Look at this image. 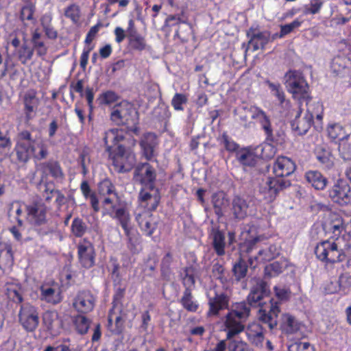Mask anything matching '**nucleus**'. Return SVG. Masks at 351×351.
Instances as JSON below:
<instances>
[{
  "label": "nucleus",
  "mask_w": 351,
  "mask_h": 351,
  "mask_svg": "<svg viewBox=\"0 0 351 351\" xmlns=\"http://www.w3.org/2000/svg\"><path fill=\"white\" fill-rule=\"evenodd\" d=\"M270 294L268 284L259 279L253 285L247 296L246 301L232 302L231 308L222 319L223 326L227 331V338L230 339L238 335L245 330V323L249 318L251 307L260 306L258 318L267 324L270 329L278 324V317L280 312V302L273 298L268 302L261 301Z\"/></svg>",
  "instance_id": "1"
},
{
  "label": "nucleus",
  "mask_w": 351,
  "mask_h": 351,
  "mask_svg": "<svg viewBox=\"0 0 351 351\" xmlns=\"http://www.w3.org/2000/svg\"><path fill=\"white\" fill-rule=\"evenodd\" d=\"M217 140L219 144L230 153L237 154L239 149V145L228 135L227 132H223Z\"/></svg>",
  "instance_id": "46"
},
{
  "label": "nucleus",
  "mask_w": 351,
  "mask_h": 351,
  "mask_svg": "<svg viewBox=\"0 0 351 351\" xmlns=\"http://www.w3.org/2000/svg\"><path fill=\"white\" fill-rule=\"evenodd\" d=\"M39 169L42 178L50 176L56 180H62L64 178L61 165L56 160L51 159L40 163Z\"/></svg>",
  "instance_id": "21"
},
{
  "label": "nucleus",
  "mask_w": 351,
  "mask_h": 351,
  "mask_svg": "<svg viewBox=\"0 0 351 351\" xmlns=\"http://www.w3.org/2000/svg\"><path fill=\"white\" fill-rule=\"evenodd\" d=\"M223 328H225L223 326ZM223 330H225V328H223ZM233 337L230 339H228L226 337V341L228 340L229 342L227 344V348H228L229 351H250L249 350V346L247 343L243 341H238L235 339H232Z\"/></svg>",
  "instance_id": "63"
},
{
  "label": "nucleus",
  "mask_w": 351,
  "mask_h": 351,
  "mask_svg": "<svg viewBox=\"0 0 351 351\" xmlns=\"http://www.w3.org/2000/svg\"><path fill=\"white\" fill-rule=\"evenodd\" d=\"M47 212L48 208L42 201H34L25 205L26 219L40 237L53 232L47 223Z\"/></svg>",
  "instance_id": "6"
},
{
  "label": "nucleus",
  "mask_w": 351,
  "mask_h": 351,
  "mask_svg": "<svg viewBox=\"0 0 351 351\" xmlns=\"http://www.w3.org/2000/svg\"><path fill=\"white\" fill-rule=\"evenodd\" d=\"M97 296L87 289L80 290L73 300V308L80 314L92 312L96 305Z\"/></svg>",
  "instance_id": "14"
},
{
  "label": "nucleus",
  "mask_w": 351,
  "mask_h": 351,
  "mask_svg": "<svg viewBox=\"0 0 351 351\" xmlns=\"http://www.w3.org/2000/svg\"><path fill=\"white\" fill-rule=\"evenodd\" d=\"M247 271V265L245 261L239 258L238 261L234 263L232 267L233 274L237 281L241 280L245 277Z\"/></svg>",
  "instance_id": "54"
},
{
  "label": "nucleus",
  "mask_w": 351,
  "mask_h": 351,
  "mask_svg": "<svg viewBox=\"0 0 351 351\" xmlns=\"http://www.w3.org/2000/svg\"><path fill=\"white\" fill-rule=\"evenodd\" d=\"M119 99L117 93L112 90H107L99 95L97 101L100 105H108L117 101Z\"/></svg>",
  "instance_id": "62"
},
{
  "label": "nucleus",
  "mask_w": 351,
  "mask_h": 351,
  "mask_svg": "<svg viewBox=\"0 0 351 351\" xmlns=\"http://www.w3.org/2000/svg\"><path fill=\"white\" fill-rule=\"evenodd\" d=\"M248 204L243 198L236 196L232 200V211L237 219H244L247 215Z\"/></svg>",
  "instance_id": "41"
},
{
  "label": "nucleus",
  "mask_w": 351,
  "mask_h": 351,
  "mask_svg": "<svg viewBox=\"0 0 351 351\" xmlns=\"http://www.w3.org/2000/svg\"><path fill=\"white\" fill-rule=\"evenodd\" d=\"M128 37L129 45L132 49L139 51L145 49L147 45L145 38L138 34L136 30H134L133 32H130Z\"/></svg>",
  "instance_id": "48"
},
{
  "label": "nucleus",
  "mask_w": 351,
  "mask_h": 351,
  "mask_svg": "<svg viewBox=\"0 0 351 351\" xmlns=\"http://www.w3.org/2000/svg\"><path fill=\"white\" fill-rule=\"evenodd\" d=\"M289 351H315V348L308 342L296 341L288 347Z\"/></svg>",
  "instance_id": "64"
},
{
  "label": "nucleus",
  "mask_w": 351,
  "mask_h": 351,
  "mask_svg": "<svg viewBox=\"0 0 351 351\" xmlns=\"http://www.w3.org/2000/svg\"><path fill=\"white\" fill-rule=\"evenodd\" d=\"M114 315V308H112L108 315V329L114 335H121L124 330L125 320L119 315L114 317V323H113Z\"/></svg>",
  "instance_id": "37"
},
{
  "label": "nucleus",
  "mask_w": 351,
  "mask_h": 351,
  "mask_svg": "<svg viewBox=\"0 0 351 351\" xmlns=\"http://www.w3.org/2000/svg\"><path fill=\"white\" fill-rule=\"evenodd\" d=\"M213 242V247L219 256H222L225 254L226 247V237L223 231L218 228H213L211 232Z\"/></svg>",
  "instance_id": "36"
},
{
  "label": "nucleus",
  "mask_w": 351,
  "mask_h": 351,
  "mask_svg": "<svg viewBox=\"0 0 351 351\" xmlns=\"http://www.w3.org/2000/svg\"><path fill=\"white\" fill-rule=\"evenodd\" d=\"M88 226L82 219L79 217L73 219L71 226V231L75 237H82L86 232Z\"/></svg>",
  "instance_id": "52"
},
{
  "label": "nucleus",
  "mask_w": 351,
  "mask_h": 351,
  "mask_svg": "<svg viewBox=\"0 0 351 351\" xmlns=\"http://www.w3.org/2000/svg\"><path fill=\"white\" fill-rule=\"evenodd\" d=\"M110 118L115 125L125 126L128 132L139 135L138 112L130 102L123 101L116 104L112 108Z\"/></svg>",
  "instance_id": "5"
},
{
  "label": "nucleus",
  "mask_w": 351,
  "mask_h": 351,
  "mask_svg": "<svg viewBox=\"0 0 351 351\" xmlns=\"http://www.w3.org/2000/svg\"><path fill=\"white\" fill-rule=\"evenodd\" d=\"M34 53V49H32L26 43H23L16 51L17 58L23 65L27 64L32 60Z\"/></svg>",
  "instance_id": "49"
},
{
  "label": "nucleus",
  "mask_w": 351,
  "mask_h": 351,
  "mask_svg": "<svg viewBox=\"0 0 351 351\" xmlns=\"http://www.w3.org/2000/svg\"><path fill=\"white\" fill-rule=\"evenodd\" d=\"M84 315L79 313L72 318L73 326L77 332L80 335H85L88 332L91 323V320Z\"/></svg>",
  "instance_id": "45"
},
{
  "label": "nucleus",
  "mask_w": 351,
  "mask_h": 351,
  "mask_svg": "<svg viewBox=\"0 0 351 351\" xmlns=\"http://www.w3.org/2000/svg\"><path fill=\"white\" fill-rule=\"evenodd\" d=\"M161 196L158 189L153 191H147L145 189H141L138 196V202L139 205L145 209L143 212L154 211L157 209Z\"/></svg>",
  "instance_id": "16"
},
{
  "label": "nucleus",
  "mask_w": 351,
  "mask_h": 351,
  "mask_svg": "<svg viewBox=\"0 0 351 351\" xmlns=\"http://www.w3.org/2000/svg\"><path fill=\"white\" fill-rule=\"evenodd\" d=\"M350 60L347 57L337 56L332 59L330 67L332 73L336 76L340 77H350Z\"/></svg>",
  "instance_id": "27"
},
{
  "label": "nucleus",
  "mask_w": 351,
  "mask_h": 351,
  "mask_svg": "<svg viewBox=\"0 0 351 351\" xmlns=\"http://www.w3.org/2000/svg\"><path fill=\"white\" fill-rule=\"evenodd\" d=\"M237 160L241 165L246 167H254L256 163V156L247 149H241L236 154Z\"/></svg>",
  "instance_id": "47"
},
{
  "label": "nucleus",
  "mask_w": 351,
  "mask_h": 351,
  "mask_svg": "<svg viewBox=\"0 0 351 351\" xmlns=\"http://www.w3.org/2000/svg\"><path fill=\"white\" fill-rule=\"evenodd\" d=\"M173 263V255L171 252H167L162 258L160 263L161 276L164 278H167L171 274V265Z\"/></svg>",
  "instance_id": "55"
},
{
  "label": "nucleus",
  "mask_w": 351,
  "mask_h": 351,
  "mask_svg": "<svg viewBox=\"0 0 351 351\" xmlns=\"http://www.w3.org/2000/svg\"><path fill=\"white\" fill-rule=\"evenodd\" d=\"M282 272V264L278 261H274L265 267V276L271 278L279 275Z\"/></svg>",
  "instance_id": "61"
},
{
  "label": "nucleus",
  "mask_w": 351,
  "mask_h": 351,
  "mask_svg": "<svg viewBox=\"0 0 351 351\" xmlns=\"http://www.w3.org/2000/svg\"><path fill=\"white\" fill-rule=\"evenodd\" d=\"M14 262L12 247L10 244H5L0 250V269L3 271L10 269Z\"/></svg>",
  "instance_id": "39"
},
{
  "label": "nucleus",
  "mask_w": 351,
  "mask_h": 351,
  "mask_svg": "<svg viewBox=\"0 0 351 351\" xmlns=\"http://www.w3.org/2000/svg\"><path fill=\"white\" fill-rule=\"evenodd\" d=\"M252 119L256 120L261 126L265 134V140L269 142H275L269 117L261 108L254 106Z\"/></svg>",
  "instance_id": "19"
},
{
  "label": "nucleus",
  "mask_w": 351,
  "mask_h": 351,
  "mask_svg": "<svg viewBox=\"0 0 351 351\" xmlns=\"http://www.w3.org/2000/svg\"><path fill=\"white\" fill-rule=\"evenodd\" d=\"M246 36L250 38L249 44L252 45L254 51L260 49L264 50L266 45L271 42V32L269 31H258L256 32V29L252 27L247 32Z\"/></svg>",
  "instance_id": "20"
},
{
  "label": "nucleus",
  "mask_w": 351,
  "mask_h": 351,
  "mask_svg": "<svg viewBox=\"0 0 351 351\" xmlns=\"http://www.w3.org/2000/svg\"><path fill=\"white\" fill-rule=\"evenodd\" d=\"M254 106H241L234 110L237 119L244 128H248L250 124V117H252Z\"/></svg>",
  "instance_id": "44"
},
{
  "label": "nucleus",
  "mask_w": 351,
  "mask_h": 351,
  "mask_svg": "<svg viewBox=\"0 0 351 351\" xmlns=\"http://www.w3.org/2000/svg\"><path fill=\"white\" fill-rule=\"evenodd\" d=\"M295 169L296 165L291 158L284 156L276 158L272 167L274 177H269L265 186L260 190L267 203L273 202L280 191L291 186V181L285 178L293 173Z\"/></svg>",
  "instance_id": "2"
},
{
  "label": "nucleus",
  "mask_w": 351,
  "mask_h": 351,
  "mask_svg": "<svg viewBox=\"0 0 351 351\" xmlns=\"http://www.w3.org/2000/svg\"><path fill=\"white\" fill-rule=\"evenodd\" d=\"M104 215H108L117 224L120 226L127 237V247L132 254L138 252L137 245L138 239L137 237L132 235L131 226V216L127 204H112L111 200L106 198L103 202Z\"/></svg>",
  "instance_id": "4"
},
{
  "label": "nucleus",
  "mask_w": 351,
  "mask_h": 351,
  "mask_svg": "<svg viewBox=\"0 0 351 351\" xmlns=\"http://www.w3.org/2000/svg\"><path fill=\"white\" fill-rule=\"evenodd\" d=\"M306 101V115H311V119L313 121L314 117L316 119L317 125H314L316 129L322 128L323 117H324V106L322 102L313 101L310 96L309 99H303Z\"/></svg>",
  "instance_id": "28"
},
{
  "label": "nucleus",
  "mask_w": 351,
  "mask_h": 351,
  "mask_svg": "<svg viewBox=\"0 0 351 351\" xmlns=\"http://www.w3.org/2000/svg\"><path fill=\"white\" fill-rule=\"evenodd\" d=\"M136 221L141 231L147 236H152L156 229L157 224L152 213L147 212L138 213L136 216Z\"/></svg>",
  "instance_id": "30"
},
{
  "label": "nucleus",
  "mask_w": 351,
  "mask_h": 351,
  "mask_svg": "<svg viewBox=\"0 0 351 351\" xmlns=\"http://www.w3.org/2000/svg\"><path fill=\"white\" fill-rule=\"evenodd\" d=\"M125 138L124 132L122 129L111 128L104 132V142L106 147V152L109 154L115 151L114 146L119 145V143Z\"/></svg>",
  "instance_id": "25"
},
{
  "label": "nucleus",
  "mask_w": 351,
  "mask_h": 351,
  "mask_svg": "<svg viewBox=\"0 0 351 351\" xmlns=\"http://www.w3.org/2000/svg\"><path fill=\"white\" fill-rule=\"evenodd\" d=\"M40 300L48 304L56 305L61 302L62 297L57 285H43L40 287Z\"/></svg>",
  "instance_id": "26"
},
{
  "label": "nucleus",
  "mask_w": 351,
  "mask_h": 351,
  "mask_svg": "<svg viewBox=\"0 0 351 351\" xmlns=\"http://www.w3.org/2000/svg\"><path fill=\"white\" fill-rule=\"evenodd\" d=\"M18 318L19 324L27 332H33L38 327L40 322L38 309L29 302L21 304Z\"/></svg>",
  "instance_id": "11"
},
{
  "label": "nucleus",
  "mask_w": 351,
  "mask_h": 351,
  "mask_svg": "<svg viewBox=\"0 0 351 351\" xmlns=\"http://www.w3.org/2000/svg\"><path fill=\"white\" fill-rule=\"evenodd\" d=\"M282 319L280 328L285 334H294L300 330V323L291 315L284 314Z\"/></svg>",
  "instance_id": "40"
},
{
  "label": "nucleus",
  "mask_w": 351,
  "mask_h": 351,
  "mask_svg": "<svg viewBox=\"0 0 351 351\" xmlns=\"http://www.w3.org/2000/svg\"><path fill=\"white\" fill-rule=\"evenodd\" d=\"M285 78L287 90L294 99L301 103L303 99H310L309 86L302 72L289 70Z\"/></svg>",
  "instance_id": "8"
},
{
  "label": "nucleus",
  "mask_w": 351,
  "mask_h": 351,
  "mask_svg": "<svg viewBox=\"0 0 351 351\" xmlns=\"http://www.w3.org/2000/svg\"><path fill=\"white\" fill-rule=\"evenodd\" d=\"M265 84L268 86L273 95L277 98L281 105L285 102V93L280 83H273L266 80Z\"/></svg>",
  "instance_id": "56"
},
{
  "label": "nucleus",
  "mask_w": 351,
  "mask_h": 351,
  "mask_svg": "<svg viewBox=\"0 0 351 351\" xmlns=\"http://www.w3.org/2000/svg\"><path fill=\"white\" fill-rule=\"evenodd\" d=\"M43 324L51 334L56 332L60 325L58 312L56 311H45L43 315Z\"/></svg>",
  "instance_id": "35"
},
{
  "label": "nucleus",
  "mask_w": 351,
  "mask_h": 351,
  "mask_svg": "<svg viewBox=\"0 0 351 351\" xmlns=\"http://www.w3.org/2000/svg\"><path fill=\"white\" fill-rule=\"evenodd\" d=\"M158 145V136L155 133L149 132L143 134L139 141V145L142 154L147 160H152L154 158Z\"/></svg>",
  "instance_id": "18"
},
{
  "label": "nucleus",
  "mask_w": 351,
  "mask_h": 351,
  "mask_svg": "<svg viewBox=\"0 0 351 351\" xmlns=\"http://www.w3.org/2000/svg\"><path fill=\"white\" fill-rule=\"evenodd\" d=\"M188 102V97L186 95L183 93H176L171 101V106L176 111H183L184 105Z\"/></svg>",
  "instance_id": "59"
},
{
  "label": "nucleus",
  "mask_w": 351,
  "mask_h": 351,
  "mask_svg": "<svg viewBox=\"0 0 351 351\" xmlns=\"http://www.w3.org/2000/svg\"><path fill=\"white\" fill-rule=\"evenodd\" d=\"M248 341L257 348L262 347L265 339L263 328L256 322L248 325L245 330Z\"/></svg>",
  "instance_id": "31"
},
{
  "label": "nucleus",
  "mask_w": 351,
  "mask_h": 351,
  "mask_svg": "<svg viewBox=\"0 0 351 351\" xmlns=\"http://www.w3.org/2000/svg\"><path fill=\"white\" fill-rule=\"evenodd\" d=\"M324 5L323 0H311L310 3L304 7L303 14L304 15L318 14Z\"/></svg>",
  "instance_id": "60"
},
{
  "label": "nucleus",
  "mask_w": 351,
  "mask_h": 351,
  "mask_svg": "<svg viewBox=\"0 0 351 351\" xmlns=\"http://www.w3.org/2000/svg\"><path fill=\"white\" fill-rule=\"evenodd\" d=\"M302 109L301 105H300L294 119L291 122L292 130L298 135L305 134L314 123V121L311 119V115L304 114V116L302 117Z\"/></svg>",
  "instance_id": "22"
},
{
  "label": "nucleus",
  "mask_w": 351,
  "mask_h": 351,
  "mask_svg": "<svg viewBox=\"0 0 351 351\" xmlns=\"http://www.w3.org/2000/svg\"><path fill=\"white\" fill-rule=\"evenodd\" d=\"M36 91L29 90L25 93L23 97L24 114L26 121H29L36 115L39 106V99L36 97Z\"/></svg>",
  "instance_id": "23"
},
{
  "label": "nucleus",
  "mask_w": 351,
  "mask_h": 351,
  "mask_svg": "<svg viewBox=\"0 0 351 351\" xmlns=\"http://www.w3.org/2000/svg\"><path fill=\"white\" fill-rule=\"evenodd\" d=\"M317 160L323 169L330 170L334 166V156L331 151L324 145H318L315 150Z\"/></svg>",
  "instance_id": "32"
},
{
  "label": "nucleus",
  "mask_w": 351,
  "mask_h": 351,
  "mask_svg": "<svg viewBox=\"0 0 351 351\" xmlns=\"http://www.w3.org/2000/svg\"><path fill=\"white\" fill-rule=\"evenodd\" d=\"M30 42L32 45V49L36 51L37 56L44 59L48 51V47L45 45L43 34L38 28L35 29L32 33Z\"/></svg>",
  "instance_id": "34"
},
{
  "label": "nucleus",
  "mask_w": 351,
  "mask_h": 351,
  "mask_svg": "<svg viewBox=\"0 0 351 351\" xmlns=\"http://www.w3.org/2000/svg\"><path fill=\"white\" fill-rule=\"evenodd\" d=\"M4 293L8 299L16 304L23 302V289L21 285L16 282H7L4 285Z\"/></svg>",
  "instance_id": "33"
},
{
  "label": "nucleus",
  "mask_w": 351,
  "mask_h": 351,
  "mask_svg": "<svg viewBox=\"0 0 351 351\" xmlns=\"http://www.w3.org/2000/svg\"><path fill=\"white\" fill-rule=\"evenodd\" d=\"M211 202L217 215H222V210L225 206L226 199L222 192H217L213 194Z\"/></svg>",
  "instance_id": "53"
},
{
  "label": "nucleus",
  "mask_w": 351,
  "mask_h": 351,
  "mask_svg": "<svg viewBox=\"0 0 351 351\" xmlns=\"http://www.w3.org/2000/svg\"><path fill=\"white\" fill-rule=\"evenodd\" d=\"M338 150L344 160H351V132L339 143Z\"/></svg>",
  "instance_id": "50"
},
{
  "label": "nucleus",
  "mask_w": 351,
  "mask_h": 351,
  "mask_svg": "<svg viewBox=\"0 0 351 351\" xmlns=\"http://www.w3.org/2000/svg\"><path fill=\"white\" fill-rule=\"evenodd\" d=\"M77 250L78 262L82 267L88 269L95 265V248L88 238H84L80 241L77 245Z\"/></svg>",
  "instance_id": "12"
},
{
  "label": "nucleus",
  "mask_w": 351,
  "mask_h": 351,
  "mask_svg": "<svg viewBox=\"0 0 351 351\" xmlns=\"http://www.w3.org/2000/svg\"><path fill=\"white\" fill-rule=\"evenodd\" d=\"M179 303L184 309L188 312L195 313L199 306L197 300H195L192 290L184 289L182 296L179 300Z\"/></svg>",
  "instance_id": "38"
},
{
  "label": "nucleus",
  "mask_w": 351,
  "mask_h": 351,
  "mask_svg": "<svg viewBox=\"0 0 351 351\" xmlns=\"http://www.w3.org/2000/svg\"><path fill=\"white\" fill-rule=\"evenodd\" d=\"M134 179L149 190L153 191L155 188L156 171L149 163H141L135 168Z\"/></svg>",
  "instance_id": "15"
},
{
  "label": "nucleus",
  "mask_w": 351,
  "mask_h": 351,
  "mask_svg": "<svg viewBox=\"0 0 351 351\" xmlns=\"http://www.w3.org/2000/svg\"><path fill=\"white\" fill-rule=\"evenodd\" d=\"M20 162H27L31 156L36 160L45 159L49 155L48 146L43 140L36 141L29 130H24L17 134L14 149Z\"/></svg>",
  "instance_id": "3"
},
{
  "label": "nucleus",
  "mask_w": 351,
  "mask_h": 351,
  "mask_svg": "<svg viewBox=\"0 0 351 351\" xmlns=\"http://www.w3.org/2000/svg\"><path fill=\"white\" fill-rule=\"evenodd\" d=\"M328 194L332 202L340 206H346L351 202V187L346 180L341 178L328 189Z\"/></svg>",
  "instance_id": "13"
},
{
  "label": "nucleus",
  "mask_w": 351,
  "mask_h": 351,
  "mask_svg": "<svg viewBox=\"0 0 351 351\" xmlns=\"http://www.w3.org/2000/svg\"><path fill=\"white\" fill-rule=\"evenodd\" d=\"M64 16L69 19L73 23H77L80 18V8L75 3L70 4L64 9Z\"/></svg>",
  "instance_id": "58"
},
{
  "label": "nucleus",
  "mask_w": 351,
  "mask_h": 351,
  "mask_svg": "<svg viewBox=\"0 0 351 351\" xmlns=\"http://www.w3.org/2000/svg\"><path fill=\"white\" fill-rule=\"evenodd\" d=\"M328 137L332 141H339L344 138L348 134L346 133L345 128L337 123L328 124L326 128Z\"/></svg>",
  "instance_id": "43"
},
{
  "label": "nucleus",
  "mask_w": 351,
  "mask_h": 351,
  "mask_svg": "<svg viewBox=\"0 0 351 351\" xmlns=\"http://www.w3.org/2000/svg\"><path fill=\"white\" fill-rule=\"evenodd\" d=\"M98 193L101 197H103L104 199L101 201V208H102V215L103 216H108V215H104V205L103 202L105 201L106 198H108L112 202V204H127L125 202L119 201L117 202H114L112 198L110 197V195H113L116 197H118V193L116 189L115 185L109 178H105L100 181L98 184L97 186Z\"/></svg>",
  "instance_id": "24"
},
{
  "label": "nucleus",
  "mask_w": 351,
  "mask_h": 351,
  "mask_svg": "<svg viewBox=\"0 0 351 351\" xmlns=\"http://www.w3.org/2000/svg\"><path fill=\"white\" fill-rule=\"evenodd\" d=\"M24 2L25 4L21 8L19 19L23 23L25 21H29L34 23L36 21L34 16L36 12V2H33L32 0L24 1Z\"/></svg>",
  "instance_id": "42"
},
{
  "label": "nucleus",
  "mask_w": 351,
  "mask_h": 351,
  "mask_svg": "<svg viewBox=\"0 0 351 351\" xmlns=\"http://www.w3.org/2000/svg\"><path fill=\"white\" fill-rule=\"evenodd\" d=\"M315 254L318 260L326 264L341 263L346 259V254L340 241L327 239L317 243Z\"/></svg>",
  "instance_id": "7"
},
{
  "label": "nucleus",
  "mask_w": 351,
  "mask_h": 351,
  "mask_svg": "<svg viewBox=\"0 0 351 351\" xmlns=\"http://www.w3.org/2000/svg\"><path fill=\"white\" fill-rule=\"evenodd\" d=\"M232 293L228 288L220 289L214 288L213 295H208V310L206 313L207 317H217L220 312L231 308L230 302Z\"/></svg>",
  "instance_id": "9"
},
{
  "label": "nucleus",
  "mask_w": 351,
  "mask_h": 351,
  "mask_svg": "<svg viewBox=\"0 0 351 351\" xmlns=\"http://www.w3.org/2000/svg\"><path fill=\"white\" fill-rule=\"evenodd\" d=\"M184 276L182 278V285L185 289L192 290L195 287V279L194 276V269L192 267H186L184 269Z\"/></svg>",
  "instance_id": "57"
},
{
  "label": "nucleus",
  "mask_w": 351,
  "mask_h": 351,
  "mask_svg": "<svg viewBox=\"0 0 351 351\" xmlns=\"http://www.w3.org/2000/svg\"><path fill=\"white\" fill-rule=\"evenodd\" d=\"M108 154L114 171L119 173L129 172L135 165V154L123 145H119L115 151Z\"/></svg>",
  "instance_id": "10"
},
{
  "label": "nucleus",
  "mask_w": 351,
  "mask_h": 351,
  "mask_svg": "<svg viewBox=\"0 0 351 351\" xmlns=\"http://www.w3.org/2000/svg\"><path fill=\"white\" fill-rule=\"evenodd\" d=\"M304 179L316 191L324 190L328 184V179L317 170L307 171L304 174Z\"/></svg>",
  "instance_id": "29"
},
{
  "label": "nucleus",
  "mask_w": 351,
  "mask_h": 351,
  "mask_svg": "<svg viewBox=\"0 0 351 351\" xmlns=\"http://www.w3.org/2000/svg\"><path fill=\"white\" fill-rule=\"evenodd\" d=\"M22 214V206L19 202H12L10 204L8 216L12 221L14 219L20 227L23 226V220L21 218Z\"/></svg>",
  "instance_id": "51"
},
{
  "label": "nucleus",
  "mask_w": 351,
  "mask_h": 351,
  "mask_svg": "<svg viewBox=\"0 0 351 351\" xmlns=\"http://www.w3.org/2000/svg\"><path fill=\"white\" fill-rule=\"evenodd\" d=\"M326 230L330 234V239L340 241L341 237L346 234V223L341 217L333 215L326 224Z\"/></svg>",
  "instance_id": "17"
}]
</instances>
